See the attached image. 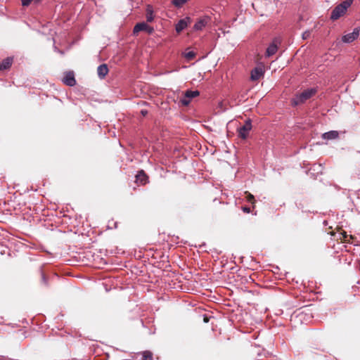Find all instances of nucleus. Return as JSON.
Wrapping results in <instances>:
<instances>
[{
    "label": "nucleus",
    "instance_id": "obj_1",
    "mask_svg": "<svg viewBox=\"0 0 360 360\" xmlns=\"http://www.w3.org/2000/svg\"><path fill=\"white\" fill-rule=\"evenodd\" d=\"M317 92L316 88H310L304 90L300 94H296L292 99L291 103L293 106H297L305 103L307 100L314 96Z\"/></svg>",
    "mask_w": 360,
    "mask_h": 360
},
{
    "label": "nucleus",
    "instance_id": "obj_2",
    "mask_svg": "<svg viewBox=\"0 0 360 360\" xmlns=\"http://www.w3.org/2000/svg\"><path fill=\"white\" fill-rule=\"evenodd\" d=\"M353 1L354 0H345L335 6L331 12L330 19L336 20L344 15L348 8L352 4Z\"/></svg>",
    "mask_w": 360,
    "mask_h": 360
},
{
    "label": "nucleus",
    "instance_id": "obj_3",
    "mask_svg": "<svg viewBox=\"0 0 360 360\" xmlns=\"http://www.w3.org/2000/svg\"><path fill=\"white\" fill-rule=\"evenodd\" d=\"M251 129H252L251 121H250V120H248L245 121L244 125H243L242 127H240L238 129L237 131L238 133V137H240L243 139H245L248 136L249 132L250 131Z\"/></svg>",
    "mask_w": 360,
    "mask_h": 360
},
{
    "label": "nucleus",
    "instance_id": "obj_4",
    "mask_svg": "<svg viewBox=\"0 0 360 360\" xmlns=\"http://www.w3.org/2000/svg\"><path fill=\"white\" fill-rule=\"evenodd\" d=\"M144 31L148 34H152L154 32L153 27L148 25L145 22L137 23L133 29L134 34H137L139 32Z\"/></svg>",
    "mask_w": 360,
    "mask_h": 360
},
{
    "label": "nucleus",
    "instance_id": "obj_5",
    "mask_svg": "<svg viewBox=\"0 0 360 360\" xmlns=\"http://www.w3.org/2000/svg\"><path fill=\"white\" fill-rule=\"evenodd\" d=\"M200 92L198 91L188 90L186 91L184 97L180 100L181 104L184 106H187L191 101V99L199 96Z\"/></svg>",
    "mask_w": 360,
    "mask_h": 360
},
{
    "label": "nucleus",
    "instance_id": "obj_6",
    "mask_svg": "<svg viewBox=\"0 0 360 360\" xmlns=\"http://www.w3.org/2000/svg\"><path fill=\"white\" fill-rule=\"evenodd\" d=\"M360 33V27H357L353 30V32L345 34L342 37V40L345 43H351L358 38Z\"/></svg>",
    "mask_w": 360,
    "mask_h": 360
},
{
    "label": "nucleus",
    "instance_id": "obj_7",
    "mask_svg": "<svg viewBox=\"0 0 360 360\" xmlns=\"http://www.w3.org/2000/svg\"><path fill=\"white\" fill-rule=\"evenodd\" d=\"M210 22V18L207 15H205L197 20L193 26V30L195 31L202 30Z\"/></svg>",
    "mask_w": 360,
    "mask_h": 360
},
{
    "label": "nucleus",
    "instance_id": "obj_8",
    "mask_svg": "<svg viewBox=\"0 0 360 360\" xmlns=\"http://www.w3.org/2000/svg\"><path fill=\"white\" fill-rule=\"evenodd\" d=\"M63 82L69 86H75L76 84V80L74 72L72 71L65 72L63 79Z\"/></svg>",
    "mask_w": 360,
    "mask_h": 360
},
{
    "label": "nucleus",
    "instance_id": "obj_9",
    "mask_svg": "<svg viewBox=\"0 0 360 360\" xmlns=\"http://www.w3.org/2000/svg\"><path fill=\"white\" fill-rule=\"evenodd\" d=\"M279 41L278 39H274L271 44L267 47L266 51V56L271 57L274 55L278 51V44Z\"/></svg>",
    "mask_w": 360,
    "mask_h": 360
},
{
    "label": "nucleus",
    "instance_id": "obj_10",
    "mask_svg": "<svg viewBox=\"0 0 360 360\" xmlns=\"http://www.w3.org/2000/svg\"><path fill=\"white\" fill-rule=\"evenodd\" d=\"M264 74V70L262 67H256L252 70L250 74V79L252 81H257Z\"/></svg>",
    "mask_w": 360,
    "mask_h": 360
},
{
    "label": "nucleus",
    "instance_id": "obj_11",
    "mask_svg": "<svg viewBox=\"0 0 360 360\" xmlns=\"http://www.w3.org/2000/svg\"><path fill=\"white\" fill-rule=\"evenodd\" d=\"M191 18L189 17H186L183 19H181L176 25L175 30L176 32L179 33L183 31L190 23Z\"/></svg>",
    "mask_w": 360,
    "mask_h": 360
},
{
    "label": "nucleus",
    "instance_id": "obj_12",
    "mask_svg": "<svg viewBox=\"0 0 360 360\" xmlns=\"http://www.w3.org/2000/svg\"><path fill=\"white\" fill-rule=\"evenodd\" d=\"M108 68L106 64H101L97 68L98 76L100 79H104L108 73Z\"/></svg>",
    "mask_w": 360,
    "mask_h": 360
},
{
    "label": "nucleus",
    "instance_id": "obj_13",
    "mask_svg": "<svg viewBox=\"0 0 360 360\" xmlns=\"http://www.w3.org/2000/svg\"><path fill=\"white\" fill-rule=\"evenodd\" d=\"M135 360H153V354L149 351H144L137 354Z\"/></svg>",
    "mask_w": 360,
    "mask_h": 360
},
{
    "label": "nucleus",
    "instance_id": "obj_14",
    "mask_svg": "<svg viewBox=\"0 0 360 360\" xmlns=\"http://www.w3.org/2000/svg\"><path fill=\"white\" fill-rule=\"evenodd\" d=\"M13 58L8 57L2 60L1 63H0V71L8 70L13 63Z\"/></svg>",
    "mask_w": 360,
    "mask_h": 360
},
{
    "label": "nucleus",
    "instance_id": "obj_15",
    "mask_svg": "<svg viewBox=\"0 0 360 360\" xmlns=\"http://www.w3.org/2000/svg\"><path fill=\"white\" fill-rule=\"evenodd\" d=\"M339 133L338 131H330L323 134L322 138L326 140H333L338 138Z\"/></svg>",
    "mask_w": 360,
    "mask_h": 360
},
{
    "label": "nucleus",
    "instance_id": "obj_16",
    "mask_svg": "<svg viewBox=\"0 0 360 360\" xmlns=\"http://www.w3.org/2000/svg\"><path fill=\"white\" fill-rule=\"evenodd\" d=\"M148 176L145 172L141 170L138 172L136 175V181L141 184H145L147 182Z\"/></svg>",
    "mask_w": 360,
    "mask_h": 360
},
{
    "label": "nucleus",
    "instance_id": "obj_17",
    "mask_svg": "<svg viewBox=\"0 0 360 360\" xmlns=\"http://www.w3.org/2000/svg\"><path fill=\"white\" fill-rule=\"evenodd\" d=\"M153 18H154L153 11L150 6H148V8L146 11V20H147V22H150L153 20Z\"/></svg>",
    "mask_w": 360,
    "mask_h": 360
},
{
    "label": "nucleus",
    "instance_id": "obj_18",
    "mask_svg": "<svg viewBox=\"0 0 360 360\" xmlns=\"http://www.w3.org/2000/svg\"><path fill=\"white\" fill-rule=\"evenodd\" d=\"M245 198H246V200H247L248 202H250V203H251V204L254 205V204L255 203V199L254 195H252L250 193H249V192H248V191H246V192L245 193Z\"/></svg>",
    "mask_w": 360,
    "mask_h": 360
},
{
    "label": "nucleus",
    "instance_id": "obj_19",
    "mask_svg": "<svg viewBox=\"0 0 360 360\" xmlns=\"http://www.w3.org/2000/svg\"><path fill=\"white\" fill-rule=\"evenodd\" d=\"M188 0H172V4L176 8H181Z\"/></svg>",
    "mask_w": 360,
    "mask_h": 360
},
{
    "label": "nucleus",
    "instance_id": "obj_20",
    "mask_svg": "<svg viewBox=\"0 0 360 360\" xmlns=\"http://www.w3.org/2000/svg\"><path fill=\"white\" fill-rule=\"evenodd\" d=\"M194 56H195V53H194V52H193V51H189V52H188V53L186 54V58H188V59H192L193 58H194Z\"/></svg>",
    "mask_w": 360,
    "mask_h": 360
},
{
    "label": "nucleus",
    "instance_id": "obj_21",
    "mask_svg": "<svg viewBox=\"0 0 360 360\" xmlns=\"http://www.w3.org/2000/svg\"><path fill=\"white\" fill-rule=\"evenodd\" d=\"M32 0H21L23 6H27L30 4Z\"/></svg>",
    "mask_w": 360,
    "mask_h": 360
},
{
    "label": "nucleus",
    "instance_id": "obj_22",
    "mask_svg": "<svg viewBox=\"0 0 360 360\" xmlns=\"http://www.w3.org/2000/svg\"><path fill=\"white\" fill-rule=\"evenodd\" d=\"M41 281L44 285L48 284L46 277L43 273H41Z\"/></svg>",
    "mask_w": 360,
    "mask_h": 360
},
{
    "label": "nucleus",
    "instance_id": "obj_23",
    "mask_svg": "<svg viewBox=\"0 0 360 360\" xmlns=\"http://www.w3.org/2000/svg\"><path fill=\"white\" fill-rule=\"evenodd\" d=\"M309 36H310V32H309V31H306V32H304L303 33V34H302V37H303V39H307V38H308Z\"/></svg>",
    "mask_w": 360,
    "mask_h": 360
},
{
    "label": "nucleus",
    "instance_id": "obj_24",
    "mask_svg": "<svg viewBox=\"0 0 360 360\" xmlns=\"http://www.w3.org/2000/svg\"><path fill=\"white\" fill-rule=\"evenodd\" d=\"M242 210L245 213H250V208L248 207H243Z\"/></svg>",
    "mask_w": 360,
    "mask_h": 360
},
{
    "label": "nucleus",
    "instance_id": "obj_25",
    "mask_svg": "<svg viewBox=\"0 0 360 360\" xmlns=\"http://www.w3.org/2000/svg\"><path fill=\"white\" fill-rule=\"evenodd\" d=\"M141 113H142L143 115H145L147 113V112H146V111H143V110H142V111H141Z\"/></svg>",
    "mask_w": 360,
    "mask_h": 360
},
{
    "label": "nucleus",
    "instance_id": "obj_26",
    "mask_svg": "<svg viewBox=\"0 0 360 360\" xmlns=\"http://www.w3.org/2000/svg\"><path fill=\"white\" fill-rule=\"evenodd\" d=\"M204 321H205V322H207V321H208L207 318H206V317H205V318L204 319Z\"/></svg>",
    "mask_w": 360,
    "mask_h": 360
}]
</instances>
